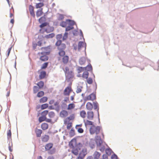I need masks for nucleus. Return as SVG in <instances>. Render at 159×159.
Returning <instances> with one entry per match:
<instances>
[{
  "mask_svg": "<svg viewBox=\"0 0 159 159\" xmlns=\"http://www.w3.org/2000/svg\"><path fill=\"white\" fill-rule=\"evenodd\" d=\"M41 50L43 51L44 52H39L38 55H43V54H49V53L51 50V48L50 46H48L45 47H42L41 48Z\"/></svg>",
  "mask_w": 159,
  "mask_h": 159,
  "instance_id": "6e6552de",
  "label": "nucleus"
},
{
  "mask_svg": "<svg viewBox=\"0 0 159 159\" xmlns=\"http://www.w3.org/2000/svg\"><path fill=\"white\" fill-rule=\"evenodd\" d=\"M96 95L95 94L92 93L85 97L84 99V100L86 101L89 100L93 101L96 99Z\"/></svg>",
  "mask_w": 159,
  "mask_h": 159,
  "instance_id": "9d476101",
  "label": "nucleus"
},
{
  "mask_svg": "<svg viewBox=\"0 0 159 159\" xmlns=\"http://www.w3.org/2000/svg\"><path fill=\"white\" fill-rule=\"evenodd\" d=\"M68 112L65 110H62L60 113V116L61 118H65L68 116Z\"/></svg>",
  "mask_w": 159,
  "mask_h": 159,
  "instance_id": "ddd939ff",
  "label": "nucleus"
},
{
  "mask_svg": "<svg viewBox=\"0 0 159 159\" xmlns=\"http://www.w3.org/2000/svg\"><path fill=\"white\" fill-rule=\"evenodd\" d=\"M46 119V117H44L43 116L40 117L39 119V122H41Z\"/></svg>",
  "mask_w": 159,
  "mask_h": 159,
  "instance_id": "4c0bfd02",
  "label": "nucleus"
},
{
  "mask_svg": "<svg viewBox=\"0 0 159 159\" xmlns=\"http://www.w3.org/2000/svg\"><path fill=\"white\" fill-rule=\"evenodd\" d=\"M87 154V149L86 148H83L82 150L80 152L79 155L84 158Z\"/></svg>",
  "mask_w": 159,
  "mask_h": 159,
  "instance_id": "f3484780",
  "label": "nucleus"
},
{
  "mask_svg": "<svg viewBox=\"0 0 159 159\" xmlns=\"http://www.w3.org/2000/svg\"><path fill=\"white\" fill-rule=\"evenodd\" d=\"M77 129L79 133H82L84 132V130L81 128H76Z\"/></svg>",
  "mask_w": 159,
  "mask_h": 159,
  "instance_id": "3c124183",
  "label": "nucleus"
},
{
  "mask_svg": "<svg viewBox=\"0 0 159 159\" xmlns=\"http://www.w3.org/2000/svg\"><path fill=\"white\" fill-rule=\"evenodd\" d=\"M64 124L66 125V128L67 129H70L72 126V123L70 121L64 120Z\"/></svg>",
  "mask_w": 159,
  "mask_h": 159,
  "instance_id": "4468645a",
  "label": "nucleus"
},
{
  "mask_svg": "<svg viewBox=\"0 0 159 159\" xmlns=\"http://www.w3.org/2000/svg\"><path fill=\"white\" fill-rule=\"evenodd\" d=\"M64 18V16L63 15L60 14L59 15L58 20H63Z\"/></svg>",
  "mask_w": 159,
  "mask_h": 159,
  "instance_id": "864d4df0",
  "label": "nucleus"
},
{
  "mask_svg": "<svg viewBox=\"0 0 159 159\" xmlns=\"http://www.w3.org/2000/svg\"><path fill=\"white\" fill-rule=\"evenodd\" d=\"M69 146L71 152L74 155H78L79 152L82 147V145L81 143H79L76 145V142L75 140H72L69 143Z\"/></svg>",
  "mask_w": 159,
  "mask_h": 159,
  "instance_id": "f257e3e1",
  "label": "nucleus"
},
{
  "mask_svg": "<svg viewBox=\"0 0 159 159\" xmlns=\"http://www.w3.org/2000/svg\"><path fill=\"white\" fill-rule=\"evenodd\" d=\"M86 48V44L85 43L80 41L79 42L78 46V50L79 51L82 48H84V50H85Z\"/></svg>",
  "mask_w": 159,
  "mask_h": 159,
  "instance_id": "9b49d317",
  "label": "nucleus"
},
{
  "mask_svg": "<svg viewBox=\"0 0 159 159\" xmlns=\"http://www.w3.org/2000/svg\"><path fill=\"white\" fill-rule=\"evenodd\" d=\"M73 91V90L72 89L71 87V86H68L65 89L63 93V94L65 96H69L70 93Z\"/></svg>",
  "mask_w": 159,
  "mask_h": 159,
  "instance_id": "1a4fd4ad",
  "label": "nucleus"
},
{
  "mask_svg": "<svg viewBox=\"0 0 159 159\" xmlns=\"http://www.w3.org/2000/svg\"><path fill=\"white\" fill-rule=\"evenodd\" d=\"M53 144L52 143H49L45 145V149L46 151H49L48 153L50 154H53L56 152V149L55 148H53L50 150L53 146Z\"/></svg>",
  "mask_w": 159,
  "mask_h": 159,
  "instance_id": "39448f33",
  "label": "nucleus"
},
{
  "mask_svg": "<svg viewBox=\"0 0 159 159\" xmlns=\"http://www.w3.org/2000/svg\"><path fill=\"white\" fill-rule=\"evenodd\" d=\"M11 48H12V47H11L10 48H9L7 50V57H8L9 56V54L10 53L11 51Z\"/></svg>",
  "mask_w": 159,
  "mask_h": 159,
  "instance_id": "4d7b16f0",
  "label": "nucleus"
},
{
  "mask_svg": "<svg viewBox=\"0 0 159 159\" xmlns=\"http://www.w3.org/2000/svg\"><path fill=\"white\" fill-rule=\"evenodd\" d=\"M85 70H87L88 71H90L92 70V67L90 64L88 65L87 66L85 67Z\"/></svg>",
  "mask_w": 159,
  "mask_h": 159,
  "instance_id": "473e14b6",
  "label": "nucleus"
},
{
  "mask_svg": "<svg viewBox=\"0 0 159 159\" xmlns=\"http://www.w3.org/2000/svg\"><path fill=\"white\" fill-rule=\"evenodd\" d=\"M69 59V56L65 55L62 57L60 56L58 57V60L60 61L61 59L62 62L64 64H66L68 63Z\"/></svg>",
  "mask_w": 159,
  "mask_h": 159,
  "instance_id": "0eeeda50",
  "label": "nucleus"
},
{
  "mask_svg": "<svg viewBox=\"0 0 159 159\" xmlns=\"http://www.w3.org/2000/svg\"><path fill=\"white\" fill-rule=\"evenodd\" d=\"M44 5V4L43 2H40L36 3L35 7L37 9L43 7Z\"/></svg>",
  "mask_w": 159,
  "mask_h": 159,
  "instance_id": "c85d7f7f",
  "label": "nucleus"
},
{
  "mask_svg": "<svg viewBox=\"0 0 159 159\" xmlns=\"http://www.w3.org/2000/svg\"><path fill=\"white\" fill-rule=\"evenodd\" d=\"M95 138L97 145L98 146H101L102 142L100 138V137L98 136H96Z\"/></svg>",
  "mask_w": 159,
  "mask_h": 159,
  "instance_id": "dca6fc26",
  "label": "nucleus"
},
{
  "mask_svg": "<svg viewBox=\"0 0 159 159\" xmlns=\"http://www.w3.org/2000/svg\"><path fill=\"white\" fill-rule=\"evenodd\" d=\"M74 115H70V116L67 117L64 120H66V121H70V120H71L74 119Z\"/></svg>",
  "mask_w": 159,
  "mask_h": 159,
  "instance_id": "2f4dec72",
  "label": "nucleus"
},
{
  "mask_svg": "<svg viewBox=\"0 0 159 159\" xmlns=\"http://www.w3.org/2000/svg\"><path fill=\"white\" fill-rule=\"evenodd\" d=\"M101 154L98 152H95L93 154V156L94 159H98L100 157Z\"/></svg>",
  "mask_w": 159,
  "mask_h": 159,
  "instance_id": "b1692460",
  "label": "nucleus"
},
{
  "mask_svg": "<svg viewBox=\"0 0 159 159\" xmlns=\"http://www.w3.org/2000/svg\"><path fill=\"white\" fill-rule=\"evenodd\" d=\"M87 82L89 84H90L93 83V80L91 78H89L87 80Z\"/></svg>",
  "mask_w": 159,
  "mask_h": 159,
  "instance_id": "8fccbe9b",
  "label": "nucleus"
},
{
  "mask_svg": "<svg viewBox=\"0 0 159 159\" xmlns=\"http://www.w3.org/2000/svg\"><path fill=\"white\" fill-rule=\"evenodd\" d=\"M90 120H84L85 125L86 126L87 125H92L93 126V122L91 121H90Z\"/></svg>",
  "mask_w": 159,
  "mask_h": 159,
  "instance_id": "412c9836",
  "label": "nucleus"
},
{
  "mask_svg": "<svg viewBox=\"0 0 159 159\" xmlns=\"http://www.w3.org/2000/svg\"><path fill=\"white\" fill-rule=\"evenodd\" d=\"M111 159H117V156L115 154L112 155L111 156Z\"/></svg>",
  "mask_w": 159,
  "mask_h": 159,
  "instance_id": "5fc2aeb1",
  "label": "nucleus"
},
{
  "mask_svg": "<svg viewBox=\"0 0 159 159\" xmlns=\"http://www.w3.org/2000/svg\"><path fill=\"white\" fill-rule=\"evenodd\" d=\"M44 83L43 81H40L37 84L39 87V89H41L43 87Z\"/></svg>",
  "mask_w": 159,
  "mask_h": 159,
  "instance_id": "72a5a7b5",
  "label": "nucleus"
},
{
  "mask_svg": "<svg viewBox=\"0 0 159 159\" xmlns=\"http://www.w3.org/2000/svg\"><path fill=\"white\" fill-rule=\"evenodd\" d=\"M46 75V72L45 71H42L40 72L39 75L40 79H42L44 78Z\"/></svg>",
  "mask_w": 159,
  "mask_h": 159,
  "instance_id": "5701e85b",
  "label": "nucleus"
},
{
  "mask_svg": "<svg viewBox=\"0 0 159 159\" xmlns=\"http://www.w3.org/2000/svg\"><path fill=\"white\" fill-rule=\"evenodd\" d=\"M75 105L74 103H70L67 105L66 109L68 111H71L75 108Z\"/></svg>",
  "mask_w": 159,
  "mask_h": 159,
  "instance_id": "f8f14e48",
  "label": "nucleus"
},
{
  "mask_svg": "<svg viewBox=\"0 0 159 159\" xmlns=\"http://www.w3.org/2000/svg\"><path fill=\"white\" fill-rule=\"evenodd\" d=\"M69 98L68 97H66L63 100V101L64 102H66L68 101H69Z\"/></svg>",
  "mask_w": 159,
  "mask_h": 159,
  "instance_id": "680f3d73",
  "label": "nucleus"
},
{
  "mask_svg": "<svg viewBox=\"0 0 159 159\" xmlns=\"http://www.w3.org/2000/svg\"><path fill=\"white\" fill-rule=\"evenodd\" d=\"M56 46L57 47V49L59 51L58 54L59 56L62 57L65 55L64 50L66 48V45L64 43H62L61 40H58L55 44Z\"/></svg>",
  "mask_w": 159,
  "mask_h": 159,
  "instance_id": "7ed1b4c3",
  "label": "nucleus"
},
{
  "mask_svg": "<svg viewBox=\"0 0 159 159\" xmlns=\"http://www.w3.org/2000/svg\"><path fill=\"white\" fill-rule=\"evenodd\" d=\"M34 7L31 5H30L29 6V11L30 14L31 16L33 17H35V14L34 10Z\"/></svg>",
  "mask_w": 159,
  "mask_h": 159,
  "instance_id": "2eb2a0df",
  "label": "nucleus"
},
{
  "mask_svg": "<svg viewBox=\"0 0 159 159\" xmlns=\"http://www.w3.org/2000/svg\"><path fill=\"white\" fill-rule=\"evenodd\" d=\"M48 110H45L41 113V115L44 117H46V116L48 114Z\"/></svg>",
  "mask_w": 159,
  "mask_h": 159,
  "instance_id": "a19ab883",
  "label": "nucleus"
},
{
  "mask_svg": "<svg viewBox=\"0 0 159 159\" xmlns=\"http://www.w3.org/2000/svg\"><path fill=\"white\" fill-rule=\"evenodd\" d=\"M79 73H80L81 72L84 71L85 70V67H79L78 68Z\"/></svg>",
  "mask_w": 159,
  "mask_h": 159,
  "instance_id": "49530a36",
  "label": "nucleus"
},
{
  "mask_svg": "<svg viewBox=\"0 0 159 159\" xmlns=\"http://www.w3.org/2000/svg\"><path fill=\"white\" fill-rule=\"evenodd\" d=\"M101 128L99 126H95L94 125L92 126L89 129L90 133L91 134H97L100 132Z\"/></svg>",
  "mask_w": 159,
  "mask_h": 159,
  "instance_id": "423d86ee",
  "label": "nucleus"
},
{
  "mask_svg": "<svg viewBox=\"0 0 159 159\" xmlns=\"http://www.w3.org/2000/svg\"><path fill=\"white\" fill-rule=\"evenodd\" d=\"M10 22L12 23V24H13L14 22V18H13L12 19H11L10 21Z\"/></svg>",
  "mask_w": 159,
  "mask_h": 159,
  "instance_id": "338daca9",
  "label": "nucleus"
},
{
  "mask_svg": "<svg viewBox=\"0 0 159 159\" xmlns=\"http://www.w3.org/2000/svg\"><path fill=\"white\" fill-rule=\"evenodd\" d=\"M66 74L69 79L72 78L74 76L73 72L71 71L68 72Z\"/></svg>",
  "mask_w": 159,
  "mask_h": 159,
  "instance_id": "cd10ccee",
  "label": "nucleus"
},
{
  "mask_svg": "<svg viewBox=\"0 0 159 159\" xmlns=\"http://www.w3.org/2000/svg\"><path fill=\"white\" fill-rule=\"evenodd\" d=\"M39 90V88L36 86L33 87V92L34 93H36Z\"/></svg>",
  "mask_w": 159,
  "mask_h": 159,
  "instance_id": "79ce46f5",
  "label": "nucleus"
},
{
  "mask_svg": "<svg viewBox=\"0 0 159 159\" xmlns=\"http://www.w3.org/2000/svg\"><path fill=\"white\" fill-rule=\"evenodd\" d=\"M43 8H41L37 11L36 12V16L37 17L41 16L43 14Z\"/></svg>",
  "mask_w": 159,
  "mask_h": 159,
  "instance_id": "6ab92c4d",
  "label": "nucleus"
},
{
  "mask_svg": "<svg viewBox=\"0 0 159 159\" xmlns=\"http://www.w3.org/2000/svg\"><path fill=\"white\" fill-rule=\"evenodd\" d=\"M47 54H43V55H39L40 56V59L42 61H46L48 60V57L46 56Z\"/></svg>",
  "mask_w": 159,
  "mask_h": 159,
  "instance_id": "a211bd4d",
  "label": "nucleus"
},
{
  "mask_svg": "<svg viewBox=\"0 0 159 159\" xmlns=\"http://www.w3.org/2000/svg\"><path fill=\"white\" fill-rule=\"evenodd\" d=\"M89 75V74L88 71H85L83 73L82 77L84 79H87L88 78Z\"/></svg>",
  "mask_w": 159,
  "mask_h": 159,
  "instance_id": "7c9ffc66",
  "label": "nucleus"
},
{
  "mask_svg": "<svg viewBox=\"0 0 159 159\" xmlns=\"http://www.w3.org/2000/svg\"><path fill=\"white\" fill-rule=\"evenodd\" d=\"M35 132L36 136L38 137H41V134L42 133V131L41 129L36 128L35 129Z\"/></svg>",
  "mask_w": 159,
  "mask_h": 159,
  "instance_id": "aec40b11",
  "label": "nucleus"
},
{
  "mask_svg": "<svg viewBox=\"0 0 159 159\" xmlns=\"http://www.w3.org/2000/svg\"><path fill=\"white\" fill-rule=\"evenodd\" d=\"M47 159H54V157L53 156H48Z\"/></svg>",
  "mask_w": 159,
  "mask_h": 159,
  "instance_id": "0e129e2a",
  "label": "nucleus"
},
{
  "mask_svg": "<svg viewBox=\"0 0 159 159\" xmlns=\"http://www.w3.org/2000/svg\"><path fill=\"white\" fill-rule=\"evenodd\" d=\"M7 135L8 140L10 141L11 140V133L10 129L7 131Z\"/></svg>",
  "mask_w": 159,
  "mask_h": 159,
  "instance_id": "a878e982",
  "label": "nucleus"
},
{
  "mask_svg": "<svg viewBox=\"0 0 159 159\" xmlns=\"http://www.w3.org/2000/svg\"><path fill=\"white\" fill-rule=\"evenodd\" d=\"M48 62H45L44 63L42 66L41 67V69H45L48 66Z\"/></svg>",
  "mask_w": 159,
  "mask_h": 159,
  "instance_id": "a18cd8bd",
  "label": "nucleus"
},
{
  "mask_svg": "<svg viewBox=\"0 0 159 159\" xmlns=\"http://www.w3.org/2000/svg\"><path fill=\"white\" fill-rule=\"evenodd\" d=\"M67 35L68 33H65V34H64V35L63 37V39H66L67 38Z\"/></svg>",
  "mask_w": 159,
  "mask_h": 159,
  "instance_id": "e2e57ef3",
  "label": "nucleus"
},
{
  "mask_svg": "<svg viewBox=\"0 0 159 159\" xmlns=\"http://www.w3.org/2000/svg\"><path fill=\"white\" fill-rule=\"evenodd\" d=\"M48 104L45 103L41 105V108L42 110H43L46 109L48 107Z\"/></svg>",
  "mask_w": 159,
  "mask_h": 159,
  "instance_id": "ea45409f",
  "label": "nucleus"
},
{
  "mask_svg": "<svg viewBox=\"0 0 159 159\" xmlns=\"http://www.w3.org/2000/svg\"><path fill=\"white\" fill-rule=\"evenodd\" d=\"M44 95V92L43 91H40L37 94V97L40 98L43 96Z\"/></svg>",
  "mask_w": 159,
  "mask_h": 159,
  "instance_id": "e433bc0d",
  "label": "nucleus"
},
{
  "mask_svg": "<svg viewBox=\"0 0 159 159\" xmlns=\"http://www.w3.org/2000/svg\"><path fill=\"white\" fill-rule=\"evenodd\" d=\"M86 108L88 110L91 111L93 108V105L90 102H88L86 105Z\"/></svg>",
  "mask_w": 159,
  "mask_h": 159,
  "instance_id": "4be33fe9",
  "label": "nucleus"
},
{
  "mask_svg": "<svg viewBox=\"0 0 159 159\" xmlns=\"http://www.w3.org/2000/svg\"><path fill=\"white\" fill-rule=\"evenodd\" d=\"M48 125L46 123H42L41 125V128L43 130H46L48 128Z\"/></svg>",
  "mask_w": 159,
  "mask_h": 159,
  "instance_id": "bb28decb",
  "label": "nucleus"
},
{
  "mask_svg": "<svg viewBox=\"0 0 159 159\" xmlns=\"http://www.w3.org/2000/svg\"><path fill=\"white\" fill-rule=\"evenodd\" d=\"M105 150V147L104 146H102L100 148V150L102 151L103 152Z\"/></svg>",
  "mask_w": 159,
  "mask_h": 159,
  "instance_id": "052dcab7",
  "label": "nucleus"
},
{
  "mask_svg": "<svg viewBox=\"0 0 159 159\" xmlns=\"http://www.w3.org/2000/svg\"><path fill=\"white\" fill-rule=\"evenodd\" d=\"M45 19V18L44 17H41L39 19V21L40 23H41L43 21V20H44Z\"/></svg>",
  "mask_w": 159,
  "mask_h": 159,
  "instance_id": "603ef678",
  "label": "nucleus"
},
{
  "mask_svg": "<svg viewBox=\"0 0 159 159\" xmlns=\"http://www.w3.org/2000/svg\"><path fill=\"white\" fill-rule=\"evenodd\" d=\"M84 158V157L79 155L78 157L76 158V159H83Z\"/></svg>",
  "mask_w": 159,
  "mask_h": 159,
  "instance_id": "774afa93",
  "label": "nucleus"
},
{
  "mask_svg": "<svg viewBox=\"0 0 159 159\" xmlns=\"http://www.w3.org/2000/svg\"><path fill=\"white\" fill-rule=\"evenodd\" d=\"M37 45L39 46H41L42 45V42L41 41H39L37 43Z\"/></svg>",
  "mask_w": 159,
  "mask_h": 159,
  "instance_id": "69168bd1",
  "label": "nucleus"
},
{
  "mask_svg": "<svg viewBox=\"0 0 159 159\" xmlns=\"http://www.w3.org/2000/svg\"><path fill=\"white\" fill-rule=\"evenodd\" d=\"M80 115L83 118L87 117V119L90 120H93L94 116V113L92 111H88L86 113L84 110H82L80 112Z\"/></svg>",
  "mask_w": 159,
  "mask_h": 159,
  "instance_id": "20e7f679",
  "label": "nucleus"
},
{
  "mask_svg": "<svg viewBox=\"0 0 159 159\" xmlns=\"http://www.w3.org/2000/svg\"><path fill=\"white\" fill-rule=\"evenodd\" d=\"M61 107L63 109H66L67 107V105L66 103H62L61 106Z\"/></svg>",
  "mask_w": 159,
  "mask_h": 159,
  "instance_id": "de8ad7c7",
  "label": "nucleus"
},
{
  "mask_svg": "<svg viewBox=\"0 0 159 159\" xmlns=\"http://www.w3.org/2000/svg\"><path fill=\"white\" fill-rule=\"evenodd\" d=\"M48 25V24L47 22H45L42 23L40 25V27L41 28H42Z\"/></svg>",
  "mask_w": 159,
  "mask_h": 159,
  "instance_id": "09e8293b",
  "label": "nucleus"
},
{
  "mask_svg": "<svg viewBox=\"0 0 159 159\" xmlns=\"http://www.w3.org/2000/svg\"><path fill=\"white\" fill-rule=\"evenodd\" d=\"M48 98L46 97H43L39 100V102L41 103H44L47 101Z\"/></svg>",
  "mask_w": 159,
  "mask_h": 159,
  "instance_id": "c756f323",
  "label": "nucleus"
},
{
  "mask_svg": "<svg viewBox=\"0 0 159 159\" xmlns=\"http://www.w3.org/2000/svg\"><path fill=\"white\" fill-rule=\"evenodd\" d=\"M67 24L68 26L66 30H76L77 29V26L75 23L74 21L70 20H66V22H62L60 23V25L63 27H65Z\"/></svg>",
  "mask_w": 159,
  "mask_h": 159,
  "instance_id": "f03ea898",
  "label": "nucleus"
},
{
  "mask_svg": "<svg viewBox=\"0 0 159 159\" xmlns=\"http://www.w3.org/2000/svg\"><path fill=\"white\" fill-rule=\"evenodd\" d=\"M94 109H98V104L97 102H94L93 103Z\"/></svg>",
  "mask_w": 159,
  "mask_h": 159,
  "instance_id": "c03bdc74",
  "label": "nucleus"
},
{
  "mask_svg": "<svg viewBox=\"0 0 159 159\" xmlns=\"http://www.w3.org/2000/svg\"><path fill=\"white\" fill-rule=\"evenodd\" d=\"M12 144L11 143V146L9 145V149L11 152H12L13 150L12 149Z\"/></svg>",
  "mask_w": 159,
  "mask_h": 159,
  "instance_id": "13d9d810",
  "label": "nucleus"
},
{
  "mask_svg": "<svg viewBox=\"0 0 159 159\" xmlns=\"http://www.w3.org/2000/svg\"><path fill=\"white\" fill-rule=\"evenodd\" d=\"M85 59L84 57L81 58L79 60V63L81 65L84 64L85 62Z\"/></svg>",
  "mask_w": 159,
  "mask_h": 159,
  "instance_id": "c9c22d12",
  "label": "nucleus"
},
{
  "mask_svg": "<svg viewBox=\"0 0 159 159\" xmlns=\"http://www.w3.org/2000/svg\"><path fill=\"white\" fill-rule=\"evenodd\" d=\"M81 91H82V90H81V89L80 88H77V89L76 90V92L77 93H79L81 92Z\"/></svg>",
  "mask_w": 159,
  "mask_h": 159,
  "instance_id": "bf43d9fd",
  "label": "nucleus"
},
{
  "mask_svg": "<svg viewBox=\"0 0 159 159\" xmlns=\"http://www.w3.org/2000/svg\"><path fill=\"white\" fill-rule=\"evenodd\" d=\"M48 116L50 118H52L55 116V113L52 111H51L48 113Z\"/></svg>",
  "mask_w": 159,
  "mask_h": 159,
  "instance_id": "37998d69",
  "label": "nucleus"
},
{
  "mask_svg": "<svg viewBox=\"0 0 159 159\" xmlns=\"http://www.w3.org/2000/svg\"><path fill=\"white\" fill-rule=\"evenodd\" d=\"M55 36V34L53 33H51L49 34L48 35H47L45 36V37L47 38H52Z\"/></svg>",
  "mask_w": 159,
  "mask_h": 159,
  "instance_id": "58836bf2",
  "label": "nucleus"
},
{
  "mask_svg": "<svg viewBox=\"0 0 159 159\" xmlns=\"http://www.w3.org/2000/svg\"><path fill=\"white\" fill-rule=\"evenodd\" d=\"M64 71L66 74L68 72H69V68L68 67H66L65 70H64Z\"/></svg>",
  "mask_w": 159,
  "mask_h": 159,
  "instance_id": "6e6d98bb",
  "label": "nucleus"
},
{
  "mask_svg": "<svg viewBox=\"0 0 159 159\" xmlns=\"http://www.w3.org/2000/svg\"><path fill=\"white\" fill-rule=\"evenodd\" d=\"M49 139V136L45 135L43 136L42 138V140L43 142H47Z\"/></svg>",
  "mask_w": 159,
  "mask_h": 159,
  "instance_id": "393cba45",
  "label": "nucleus"
},
{
  "mask_svg": "<svg viewBox=\"0 0 159 159\" xmlns=\"http://www.w3.org/2000/svg\"><path fill=\"white\" fill-rule=\"evenodd\" d=\"M69 135H70V136L71 137H73L75 135V131L73 128H72L71 129V130L69 132Z\"/></svg>",
  "mask_w": 159,
  "mask_h": 159,
  "instance_id": "f704fd0d",
  "label": "nucleus"
}]
</instances>
